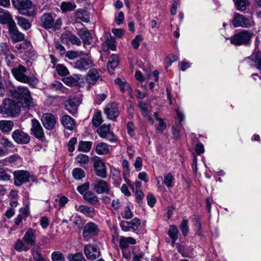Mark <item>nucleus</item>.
<instances>
[{"mask_svg":"<svg viewBox=\"0 0 261 261\" xmlns=\"http://www.w3.org/2000/svg\"><path fill=\"white\" fill-rule=\"evenodd\" d=\"M11 96L16 98L23 108L29 109L34 104L29 89L24 86H19L16 89L11 91Z\"/></svg>","mask_w":261,"mask_h":261,"instance_id":"1","label":"nucleus"},{"mask_svg":"<svg viewBox=\"0 0 261 261\" xmlns=\"http://www.w3.org/2000/svg\"><path fill=\"white\" fill-rule=\"evenodd\" d=\"M253 33L248 30H242L228 38L230 43L235 45H248L251 43Z\"/></svg>","mask_w":261,"mask_h":261,"instance_id":"2","label":"nucleus"},{"mask_svg":"<svg viewBox=\"0 0 261 261\" xmlns=\"http://www.w3.org/2000/svg\"><path fill=\"white\" fill-rule=\"evenodd\" d=\"M14 7L18 9L19 13L27 16L33 15L35 7L30 0H12Z\"/></svg>","mask_w":261,"mask_h":261,"instance_id":"3","label":"nucleus"},{"mask_svg":"<svg viewBox=\"0 0 261 261\" xmlns=\"http://www.w3.org/2000/svg\"><path fill=\"white\" fill-rule=\"evenodd\" d=\"M20 112L19 107L10 99H5L0 107V113L8 116H14Z\"/></svg>","mask_w":261,"mask_h":261,"instance_id":"4","label":"nucleus"},{"mask_svg":"<svg viewBox=\"0 0 261 261\" xmlns=\"http://www.w3.org/2000/svg\"><path fill=\"white\" fill-rule=\"evenodd\" d=\"M13 174L14 176V184L17 187L29 182L30 180H35L34 177L27 170H17L14 171Z\"/></svg>","mask_w":261,"mask_h":261,"instance_id":"5","label":"nucleus"},{"mask_svg":"<svg viewBox=\"0 0 261 261\" xmlns=\"http://www.w3.org/2000/svg\"><path fill=\"white\" fill-rule=\"evenodd\" d=\"M231 23L235 28H249L254 25V21L251 17H247L238 13L234 14Z\"/></svg>","mask_w":261,"mask_h":261,"instance_id":"6","label":"nucleus"},{"mask_svg":"<svg viewBox=\"0 0 261 261\" xmlns=\"http://www.w3.org/2000/svg\"><path fill=\"white\" fill-rule=\"evenodd\" d=\"M81 56L82 57L77 60L74 64L75 68L84 71L94 66L93 61L88 54L81 53Z\"/></svg>","mask_w":261,"mask_h":261,"instance_id":"7","label":"nucleus"},{"mask_svg":"<svg viewBox=\"0 0 261 261\" xmlns=\"http://www.w3.org/2000/svg\"><path fill=\"white\" fill-rule=\"evenodd\" d=\"M97 133L100 138L105 139L111 142H115L117 140V137L112 132L110 131L109 125H101L97 129Z\"/></svg>","mask_w":261,"mask_h":261,"instance_id":"8","label":"nucleus"},{"mask_svg":"<svg viewBox=\"0 0 261 261\" xmlns=\"http://www.w3.org/2000/svg\"><path fill=\"white\" fill-rule=\"evenodd\" d=\"M99 231V228L95 223L89 222L86 224L83 228V236L87 240L96 235Z\"/></svg>","mask_w":261,"mask_h":261,"instance_id":"9","label":"nucleus"},{"mask_svg":"<svg viewBox=\"0 0 261 261\" xmlns=\"http://www.w3.org/2000/svg\"><path fill=\"white\" fill-rule=\"evenodd\" d=\"M12 138L17 144H26L30 141V137L20 129H16L12 134Z\"/></svg>","mask_w":261,"mask_h":261,"instance_id":"10","label":"nucleus"},{"mask_svg":"<svg viewBox=\"0 0 261 261\" xmlns=\"http://www.w3.org/2000/svg\"><path fill=\"white\" fill-rule=\"evenodd\" d=\"M104 112L108 119L115 120L119 115L118 105L116 102L109 103L106 106Z\"/></svg>","mask_w":261,"mask_h":261,"instance_id":"11","label":"nucleus"},{"mask_svg":"<svg viewBox=\"0 0 261 261\" xmlns=\"http://www.w3.org/2000/svg\"><path fill=\"white\" fill-rule=\"evenodd\" d=\"M31 134L39 140H42L44 138V134L40 122L37 119H33L31 121Z\"/></svg>","mask_w":261,"mask_h":261,"instance_id":"12","label":"nucleus"},{"mask_svg":"<svg viewBox=\"0 0 261 261\" xmlns=\"http://www.w3.org/2000/svg\"><path fill=\"white\" fill-rule=\"evenodd\" d=\"M92 187L97 194L109 193L110 188L109 185L105 180L101 179L94 180Z\"/></svg>","mask_w":261,"mask_h":261,"instance_id":"13","label":"nucleus"},{"mask_svg":"<svg viewBox=\"0 0 261 261\" xmlns=\"http://www.w3.org/2000/svg\"><path fill=\"white\" fill-rule=\"evenodd\" d=\"M61 39L63 43L67 45L71 44L72 45L80 46L82 43L81 40L74 34L70 32H65L62 34Z\"/></svg>","mask_w":261,"mask_h":261,"instance_id":"14","label":"nucleus"},{"mask_svg":"<svg viewBox=\"0 0 261 261\" xmlns=\"http://www.w3.org/2000/svg\"><path fill=\"white\" fill-rule=\"evenodd\" d=\"M77 34L82 40L84 47L85 48H90L92 42V37L89 31L86 29L83 28L78 30Z\"/></svg>","mask_w":261,"mask_h":261,"instance_id":"15","label":"nucleus"},{"mask_svg":"<svg viewBox=\"0 0 261 261\" xmlns=\"http://www.w3.org/2000/svg\"><path fill=\"white\" fill-rule=\"evenodd\" d=\"M41 121L45 128L48 130H52L55 126L56 119L53 114L45 113L43 115Z\"/></svg>","mask_w":261,"mask_h":261,"instance_id":"16","label":"nucleus"},{"mask_svg":"<svg viewBox=\"0 0 261 261\" xmlns=\"http://www.w3.org/2000/svg\"><path fill=\"white\" fill-rule=\"evenodd\" d=\"M84 253L86 257L90 260H94L100 255L98 248L93 245H87L84 247Z\"/></svg>","mask_w":261,"mask_h":261,"instance_id":"17","label":"nucleus"},{"mask_svg":"<svg viewBox=\"0 0 261 261\" xmlns=\"http://www.w3.org/2000/svg\"><path fill=\"white\" fill-rule=\"evenodd\" d=\"M11 39L13 42H18L23 40V34L18 31L15 22L11 23L9 27Z\"/></svg>","mask_w":261,"mask_h":261,"instance_id":"18","label":"nucleus"},{"mask_svg":"<svg viewBox=\"0 0 261 261\" xmlns=\"http://www.w3.org/2000/svg\"><path fill=\"white\" fill-rule=\"evenodd\" d=\"M81 102L78 98H70L67 100L65 104V109L72 115L75 114L77 110V108Z\"/></svg>","mask_w":261,"mask_h":261,"instance_id":"19","label":"nucleus"},{"mask_svg":"<svg viewBox=\"0 0 261 261\" xmlns=\"http://www.w3.org/2000/svg\"><path fill=\"white\" fill-rule=\"evenodd\" d=\"M94 167L97 175L102 178L107 177L106 167L103 162L99 158L95 160Z\"/></svg>","mask_w":261,"mask_h":261,"instance_id":"20","label":"nucleus"},{"mask_svg":"<svg viewBox=\"0 0 261 261\" xmlns=\"http://www.w3.org/2000/svg\"><path fill=\"white\" fill-rule=\"evenodd\" d=\"M11 71L14 77L17 81L22 83L27 81L28 76L24 74L26 71V68L22 65H19L16 68H12Z\"/></svg>","mask_w":261,"mask_h":261,"instance_id":"21","label":"nucleus"},{"mask_svg":"<svg viewBox=\"0 0 261 261\" xmlns=\"http://www.w3.org/2000/svg\"><path fill=\"white\" fill-rule=\"evenodd\" d=\"M100 78L99 72L95 68L90 69L86 76V81L90 85H95Z\"/></svg>","mask_w":261,"mask_h":261,"instance_id":"22","label":"nucleus"},{"mask_svg":"<svg viewBox=\"0 0 261 261\" xmlns=\"http://www.w3.org/2000/svg\"><path fill=\"white\" fill-rule=\"evenodd\" d=\"M36 231L32 228H29L22 238L23 241L26 243L29 247L35 244Z\"/></svg>","mask_w":261,"mask_h":261,"instance_id":"23","label":"nucleus"},{"mask_svg":"<svg viewBox=\"0 0 261 261\" xmlns=\"http://www.w3.org/2000/svg\"><path fill=\"white\" fill-rule=\"evenodd\" d=\"M14 22L11 15L8 11L0 8V23L8 24L9 27L11 23Z\"/></svg>","mask_w":261,"mask_h":261,"instance_id":"24","label":"nucleus"},{"mask_svg":"<svg viewBox=\"0 0 261 261\" xmlns=\"http://www.w3.org/2000/svg\"><path fill=\"white\" fill-rule=\"evenodd\" d=\"M41 25L45 29L51 28L54 23V20L51 14H44L41 18Z\"/></svg>","mask_w":261,"mask_h":261,"instance_id":"25","label":"nucleus"},{"mask_svg":"<svg viewBox=\"0 0 261 261\" xmlns=\"http://www.w3.org/2000/svg\"><path fill=\"white\" fill-rule=\"evenodd\" d=\"M136 244V240L133 237H125L121 236L119 239V246L122 250L126 249L129 245H135Z\"/></svg>","mask_w":261,"mask_h":261,"instance_id":"26","label":"nucleus"},{"mask_svg":"<svg viewBox=\"0 0 261 261\" xmlns=\"http://www.w3.org/2000/svg\"><path fill=\"white\" fill-rule=\"evenodd\" d=\"M111 175L113 180V185L115 187H119L122 182L120 171L116 168H112L111 170Z\"/></svg>","mask_w":261,"mask_h":261,"instance_id":"27","label":"nucleus"},{"mask_svg":"<svg viewBox=\"0 0 261 261\" xmlns=\"http://www.w3.org/2000/svg\"><path fill=\"white\" fill-rule=\"evenodd\" d=\"M61 121L63 126L69 130H72L75 126L74 120L67 115H63L61 119Z\"/></svg>","mask_w":261,"mask_h":261,"instance_id":"28","label":"nucleus"},{"mask_svg":"<svg viewBox=\"0 0 261 261\" xmlns=\"http://www.w3.org/2000/svg\"><path fill=\"white\" fill-rule=\"evenodd\" d=\"M110 146L103 142H98L95 145L96 152L99 155L107 154L110 151Z\"/></svg>","mask_w":261,"mask_h":261,"instance_id":"29","label":"nucleus"},{"mask_svg":"<svg viewBox=\"0 0 261 261\" xmlns=\"http://www.w3.org/2000/svg\"><path fill=\"white\" fill-rule=\"evenodd\" d=\"M81 77V75L74 74L73 76H69L64 78L63 81L66 85L69 86H74L77 85Z\"/></svg>","mask_w":261,"mask_h":261,"instance_id":"30","label":"nucleus"},{"mask_svg":"<svg viewBox=\"0 0 261 261\" xmlns=\"http://www.w3.org/2000/svg\"><path fill=\"white\" fill-rule=\"evenodd\" d=\"M122 165L124 169V171L123 172L124 180L129 186L130 188H133V185L131 184L130 180L127 177V176L129 174L130 171L128 161L126 160H123Z\"/></svg>","mask_w":261,"mask_h":261,"instance_id":"31","label":"nucleus"},{"mask_svg":"<svg viewBox=\"0 0 261 261\" xmlns=\"http://www.w3.org/2000/svg\"><path fill=\"white\" fill-rule=\"evenodd\" d=\"M118 64V57L117 55H112L109 58L107 65L109 72L112 74Z\"/></svg>","mask_w":261,"mask_h":261,"instance_id":"32","label":"nucleus"},{"mask_svg":"<svg viewBox=\"0 0 261 261\" xmlns=\"http://www.w3.org/2000/svg\"><path fill=\"white\" fill-rule=\"evenodd\" d=\"M14 125V124L12 121L6 120L0 121V129L3 133H9L13 129Z\"/></svg>","mask_w":261,"mask_h":261,"instance_id":"33","label":"nucleus"},{"mask_svg":"<svg viewBox=\"0 0 261 261\" xmlns=\"http://www.w3.org/2000/svg\"><path fill=\"white\" fill-rule=\"evenodd\" d=\"M74 17L84 22H88L90 20V17L88 12L83 9H79L75 11Z\"/></svg>","mask_w":261,"mask_h":261,"instance_id":"34","label":"nucleus"},{"mask_svg":"<svg viewBox=\"0 0 261 261\" xmlns=\"http://www.w3.org/2000/svg\"><path fill=\"white\" fill-rule=\"evenodd\" d=\"M75 208L76 211L83 214L86 216L89 217H92L93 216L94 210L92 207L85 205H81L78 207L75 206Z\"/></svg>","mask_w":261,"mask_h":261,"instance_id":"35","label":"nucleus"},{"mask_svg":"<svg viewBox=\"0 0 261 261\" xmlns=\"http://www.w3.org/2000/svg\"><path fill=\"white\" fill-rule=\"evenodd\" d=\"M84 199L92 204L99 203L98 197L92 191H88L84 195Z\"/></svg>","mask_w":261,"mask_h":261,"instance_id":"36","label":"nucleus"},{"mask_svg":"<svg viewBox=\"0 0 261 261\" xmlns=\"http://www.w3.org/2000/svg\"><path fill=\"white\" fill-rule=\"evenodd\" d=\"M101 47L103 51H107L110 49L114 51L116 49L114 39L110 38H107L106 40L102 44Z\"/></svg>","mask_w":261,"mask_h":261,"instance_id":"37","label":"nucleus"},{"mask_svg":"<svg viewBox=\"0 0 261 261\" xmlns=\"http://www.w3.org/2000/svg\"><path fill=\"white\" fill-rule=\"evenodd\" d=\"M178 228L176 225H171L168 231V234L172 240V244L174 245L177 240L178 234Z\"/></svg>","mask_w":261,"mask_h":261,"instance_id":"38","label":"nucleus"},{"mask_svg":"<svg viewBox=\"0 0 261 261\" xmlns=\"http://www.w3.org/2000/svg\"><path fill=\"white\" fill-rule=\"evenodd\" d=\"M16 20L18 25L23 30H27L31 27L30 21L23 17L17 16Z\"/></svg>","mask_w":261,"mask_h":261,"instance_id":"39","label":"nucleus"},{"mask_svg":"<svg viewBox=\"0 0 261 261\" xmlns=\"http://www.w3.org/2000/svg\"><path fill=\"white\" fill-rule=\"evenodd\" d=\"M115 82L118 85L121 91L123 92H131L132 90L130 85L125 81H122L120 78H116Z\"/></svg>","mask_w":261,"mask_h":261,"instance_id":"40","label":"nucleus"},{"mask_svg":"<svg viewBox=\"0 0 261 261\" xmlns=\"http://www.w3.org/2000/svg\"><path fill=\"white\" fill-rule=\"evenodd\" d=\"M15 249L19 252L27 251L29 250V246L26 244L23 240H18L14 245Z\"/></svg>","mask_w":261,"mask_h":261,"instance_id":"41","label":"nucleus"},{"mask_svg":"<svg viewBox=\"0 0 261 261\" xmlns=\"http://www.w3.org/2000/svg\"><path fill=\"white\" fill-rule=\"evenodd\" d=\"M174 180L173 175L171 173H168L164 175L163 183L168 189H170L174 186Z\"/></svg>","mask_w":261,"mask_h":261,"instance_id":"42","label":"nucleus"},{"mask_svg":"<svg viewBox=\"0 0 261 261\" xmlns=\"http://www.w3.org/2000/svg\"><path fill=\"white\" fill-rule=\"evenodd\" d=\"M76 5L71 2H63L61 4V9L63 12L71 11L75 9Z\"/></svg>","mask_w":261,"mask_h":261,"instance_id":"43","label":"nucleus"},{"mask_svg":"<svg viewBox=\"0 0 261 261\" xmlns=\"http://www.w3.org/2000/svg\"><path fill=\"white\" fill-rule=\"evenodd\" d=\"M11 171L7 168H0V181H7L10 180Z\"/></svg>","mask_w":261,"mask_h":261,"instance_id":"44","label":"nucleus"},{"mask_svg":"<svg viewBox=\"0 0 261 261\" xmlns=\"http://www.w3.org/2000/svg\"><path fill=\"white\" fill-rule=\"evenodd\" d=\"M92 147V142L89 141H80L79 142L78 150L80 151L88 152Z\"/></svg>","mask_w":261,"mask_h":261,"instance_id":"45","label":"nucleus"},{"mask_svg":"<svg viewBox=\"0 0 261 261\" xmlns=\"http://www.w3.org/2000/svg\"><path fill=\"white\" fill-rule=\"evenodd\" d=\"M237 10L244 11L249 3L248 0H233Z\"/></svg>","mask_w":261,"mask_h":261,"instance_id":"46","label":"nucleus"},{"mask_svg":"<svg viewBox=\"0 0 261 261\" xmlns=\"http://www.w3.org/2000/svg\"><path fill=\"white\" fill-rule=\"evenodd\" d=\"M255 53L252 55V59L256 63V67L257 69L261 71V53L259 51H256Z\"/></svg>","mask_w":261,"mask_h":261,"instance_id":"47","label":"nucleus"},{"mask_svg":"<svg viewBox=\"0 0 261 261\" xmlns=\"http://www.w3.org/2000/svg\"><path fill=\"white\" fill-rule=\"evenodd\" d=\"M102 123V117L101 112H96L92 118V124L95 127L99 126Z\"/></svg>","mask_w":261,"mask_h":261,"instance_id":"48","label":"nucleus"},{"mask_svg":"<svg viewBox=\"0 0 261 261\" xmlns=\"http://www.w3.org/2000/svg\"><path fill=\"white\" fill-rule=\"evenodd\" d=\"M72 175L75 179H81L85 176L84 171L80 168H74L72 170Z\"/></svg>","mask_w":261,"mask_h":261,"instance_id":"49","label":"nucleus"},{"mask_svg":"<svg viewBox=\"0 0 261 261\" xmlns=\"http://www.w3.org/2000/svg\"><path fill=\"white\" fill-rule=\"evenodd\" d=\"M138 106L141 110V113L144 116H148L149 113L148 105L144 101H140L138 102Z\"/></svg>","mask_w":261,"mask_h":261,"instance_id":"50","label":"nucleus"},{"mask_svg":"<svg viewBox=\"0 0 261 261\" xmlns=\"http://www.w3.org/2000/svg\"><path fill=\"white\" fill-rule=\"evenodd\" d=\"M68 258L69 261H86L83 254L81 253L70 254Z\"/></svg>","mask_w":261,"mask_h":261,"instance_id":"51","label":"nucleus"},{"mask_svg":"<svg viewBox=\"0 0 261 261\" xmlns=\"http://www.w3.org/2000/svg\"><path fill=\"white\" fill-rule=\"evenodd\" d=\"M52 261H65L63 254L59 251H54L51 253Z\"/></svg>","mask_w":261,"mask_h":261,"instance_id":"52","label":"nucleus"},{"mask_svg":"<svg viewBox=\"0 0 261 261\" xmlns=\"http://www.w3.org/2000/svg\"><path fill=\"white\" fill-rule=\"evenodd\" d=\"M32 47L31 42L27 40H24L22 43L16 44L15 46V48L18 50L31 49Z\"/></svg>","mask_w":261,"mask_h":261,"instance_id":"53","label":"nucleus"},{"mask_svg":"<svg viewBox=\"0 0 261 261\" xmlns=\"http://www.w3.org/2000/svg\"><path fill=\"white\" fill-rule=\"evenodd\" d=\"M56 70L58 73L62 76L67 75L69 74V71L67 68L62 64H58L57 65Z\"/></svg>","mask_w":261,"mask_h":261,"instance_id":"54","label":"nucleus"},{"mask_svg":"<svg viewBox=\"0 0 261 261\" xmlns=\"http://www.w3.org/2000/svg\"><path fill=\"white\" fill-rule=\"evenodd\" d=\"M180 228L184 236H186L189 232L188 220L184 219L180 225Z\"/></svg>","mask_w":261,"mask_h":261,"instance_id":"55","label":"nucleus"},{"mask_svg":"<svg viewBox=\"0 0 261 261\" xmlns=\"http://www.w3.org/2000/svg\"><path fill=\"white\" fill-rule=\"evenodd\" d=\"M122 217L125 219H130L133 216V214L130 211L129 207L126 206L124 208L123 211L121 213Z\"/></svg>","mask_w":261,"mask_h":261,"instance_id":"56","label":"nucleus"},{"mask_svg":"<svg viewBox=\"0 0 261 261\" xmlns=\"http://www.w3.org/2000/svg\"><path fill=\"white\" fill-rule=\"evenodd\" d=\"M76 161L80 164H86L89 161V156L84 154H79L75 159Z\"/></svg>","mask_w":261,"mask_h":261,"instance_id":"57","label":"nucleus"},{"mask_svg":"<svg viewBox=\"0 0 261 261\" xmlns=\"http://www.w3.org/2000/svg\"><path fill=\"white\" fill-rule=\"evenodd\" d=\"M143 38L141 35H137L132 41V45L135 49H138L140 43L143 41Z\"/></svg>","mask_w":261,"mask_h":261,"instance_id":"58","label":"nucleus"},{"mask_svg":"<svg viewBox=\"0 0 261 261\" xmlns=\"http://www.w3.org/2000/svg\"><path fill=\"white\" fill-rule=\"evenodd\" d=\"M6 62L7 65L10 67H13L16 66L15 58L12 54H10L6 56Z\"/></svg>","mask_w":261,"mask_h":261,"instance_id":"59","label":"nucleus"},{"mask_svg":"<svg viewBox=\"0 0 261 261\" xmlns=\"http://www.w3.org/2000/svg\"><path fill=\"white\" fill-rule=\"evenodd\" d=\"M90 187V184L88 182L79 186L77 187V191L84 196V195L88 192Z\"/></svg>","mask_w":261,"mask_h":261,"instance_id":"60","label":"nucleus"},{"mask_svg":"<svg viewBox=\"0 0 261 261\" xmlns=\"http://www.w3.org/2000/svg\"><path fill=\"white\" fill-rule=\"evenodd\" d=\"M130 229L133 230H136L138 229L139 226L141 224L140 220L137 218H135L131 221H129Z\"/></svg>","mask_w":261,"mask_h":261,"instance_id":"61","label":"nucleus"},{"mask_svg":"<svg viewBox=\"0 0 261 261\" xmlns=\"http://www.w3.org/2000/svg\"><path fill=\"white\" fill-rule=\"evenodd\" d=\"M154 115L156 120L159 121V124L156 127V129L159 130H163L165 129L166 127V125L163 122V119L158 116L156 113H154Z\"/></svg>","mask_w":261,"mask_h":261,"instance_id":"62","label":"nucleus"},{"mask_svg":"<svg viewBox=\"0 0 261 261\" xmlns=\"http://www.w3.org/2000/svg\"><path fill=\"white\" fill-rule=\"evenodd\" d=\"M127 132L128 134L131 136L133 137L135 134V126L133 122H129L127 124Z\"/></svg>","mask_w":261,"mask_h":261,"instance_id":"63","label":"nucleus"},{"mask_svg":"<svg viewBox=\"0 0 261 261\" xmlns=\"http://www.w3.org/2000/svg\"><path fill=\"white\" fill-rule=\"evenodd\" d=\"M0 144L5 147L12 148L14 146L13 143L6 138H2L0 139Z\"/></svg>","mask_w":261,"mask_h":261,"instance_id":"64","label":"nucleus"}]
</instances>
